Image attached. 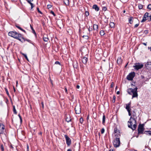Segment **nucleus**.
<instances>
[{
	"mask_svg": "<svg viewBox=\"0 0 151 151\" xmlns=\"http://www.w3.org/2000/svg\"><path fill=\"white\" fill-rule=\"evenodd\" d=\"M136 118L131 116L129 121L128 122V127L133 130H134L136 128Z\"/></svg>",
	"mask_w": 151,
	"mask_h": 151,
	"instance_id": "nucleus-1",
	"label": "nucleus"
},
{
	"mask_svg": "<svg viewBox=\"0 0 151 151\" xmlns=\"http://www.w3.org/2000/svg\"><path fill=\"white\" fill-rule=\"evenodd\" d=\"M137 88L136 87L134 89L129 88L128 89L127 92L130 95H132V98L138 97V95L137 93Z\"/></svg>",
	"mask_w": 151,
	"mask_h": 151,
	"instance_id": "nucleus-2",
	"label": "nucleus"
},
{
	"mask_svg": "<svg viewBox=\"0 0 151 151\" xmlns=\"http://www.w3.org/2000/svg\"><path fill=\"white\" fill-rule=\"evenodd\" d=\"M8 35L9 36L16 39L22 42H23L20 39V38L22 37V35L16 32H10L8 33Z\"/></svg>",
	"mask_w": 151,
	"mask_h": 151,
	"instance_id": "nucleus-3",
	"label": "nucleus"
},
{
	"mask_svg": "<svg viewBox=\"0 0 151 151\" xmlns=\"http://www.w3.org/2000/svg\"><path fill=\"white\" fill-rule=\"evenodd\" d=\"M115 139H114L113 142V144L114 147H117L119 146L120 145L119 137H116Z\"/></svg>",
	"mask_w": 151,
	"mask_h": 151,
	"instance_id": "nucleus-4",
	"label": "nucleus"
},
{
	"mask_svg": "<svg viewBox=\"0 0 151 151\" xmlns=\"http://www.w3.org/2000/svg\"><path fill=\"white\" fill-rule=\"evenodd\" d=\"M143 66V65L142 64L136 63L134 64V65L133 66L134 68L136 70H138L142 68Z\"/></svg>",
	"mask_w": 151,
	"mask_h": 151,
	"instance_id": "nucleus-5",
	"label": "nucleus"
},
{
	"mask_svg": "<svg viewBox=\"0 0 151 151\" xmlns=\"http://www.w3.org/2000/svg\"><path fill=\"white\" fill-rule=\"evenodd\" d=\"M144 130V128L143 125L142 124H140L138 127V134L143 133Z\"/></svg>",
	"mask_w": 151,
	"mask_h": 151,
	"instance_id": "nucleus-6",
	"label": "nucleus"
},
{
	"mask_svg": "<svg viewBox=\"0 0 151 151\" xmlns=\"http://www.w3.org/2000/svg\"><path fill=\"white\" fill-rule=\"evenodd\" d=\"M131 104V102H130L129 103L126 104V109L127 111L128 112L129 115L131 116V109L130 108V105Z\"/></svg>",
	"mask_w": 151,
	"mask_h": 151,
	"instance_id": "nucleus-7",
	"label": "nucleus"
},
{
	"mask_svg": "<svg viewBox=\"0 0 151 151\" xmlns=\"http://www.w3.org/2000/svg\"><path fill=\"white\" fill-rule=\"evenodd\" d=\"M135 73L134 72L131 73H130L127 77V80L130 81L132 80L133 78L134 77Z\"/></svg>",
	"mask_w": 151,
	"mask_h": 151,
	"instance_id": "nucleus-8",
	"label": "nucleus"
},
{
	"mask_svg": "<svg viewBox=\"0 0 151 151\" xmlns=\"http://www.w3.org/2000/svg\"><path fill=\"white\" fill-rule=\"evenodd\" d=\"M5 126L2 123H0V134H3L4 133Z\"/></svg>",
	"mask_w": 151,
	"mask_h": 151,
	"instance_id": "nucleus-9",
	"label": "nucleus"
},
{
	"mask_svg": "<svg viewBox=\"0 0 151 151\" xmlns=\"http://www.w3.org/2000/svg\"><path fill=\"white\" fill-rule=\"evenodd\" d=\"M75 110L76 114H79L81 112L80 106L79 105H77L75 108Z\"/></svg>",
	"mask_w": 151,
	"mask_h": 151,
	"instance_id": "nucleus-10",
	"label": "nucleus"
},
{
	"mask_svg": "<svg viewBox=\"0 0 151 151\" xmlns=\"http://www.w3.org/2000/svg\"><path fill=\"white\" fill-rule=\"evenodd\" d=\"M64 137L66 140L67 144L69 146L71 144V139L67 135H65Z\"/></svg>",
	"mask_w": 151,
	"mask_h": 151,
	"instance_id": "nucleus-11",
	"label": "nucleus"
},
{
	"mask_svg": "<svg viewBox=\"0 0 151 151\" xmlns=\"http://www.w3.org/2000/svg\"><path fill=\"white\" fill-rule=\"evenodd\" d=\"M114 132L115 137H119L120 136V132L118 131L116 128H115L114 130Z\"/></svg>",
	"mask_w": 151,
	"mask_h": 151,
	"instance_id": "nucleus-12",
	"label": "nucleus"
},
{
	"mask_svg": "<svg viewBox=\"0 0 151 151\" xmlns=\"http://www.w3.org/2000/svg\"><path fill=\"white\" fill-rule=\"evenodd\" d=\"M65 119L67 122H70L71 120L70 116L68 114H67L66 115Z\"/></svg>",
	"mask_w": 151,
	"mask_h": 151,
	"instance_id": "nucleus-13",
	"label": "nucleus"
},
{
	"mask_svg": "<svg viewBox=\"0 0 151 151\" xmlns=\"http://www.w3.org/2000/svg\"><path fill=\"white\" fill-rule=\"evenodd\" d=\"M88 60V58L86 57H84L82 59V61L83 63L86 64Z\"/></svg>",
	"mask_w": 151,
	"mask_h": 151,
	"instance_id": "nucleus-14",
	"label": "nucleus"
},
{
	"mask_svg": "<svg viewBox=\"0 0 151 151\" xmlns=\"http://www.w3.org/2000/svg\"><path fill=\"white\" fill-rule=\"evenodd\" d=\"M93 8L95 9L96 11H98L99 10V8L98 6L96 4L93 5Z\"/></svg>",
	"mask_w": 151,
	"mask_h": 151,
	"instance_id": "nucleus-15",
	"label": "nucleus"
},
{
	"mask_svg": "<svg viewBox=\"0 0 151 151\" xmlns=\"http://www.w3.org/2000/svg\"><path fill=\"white\" fill-rule=\"evenodd\" d=\"M117 62V63L119 64H120L122 63V60L121 57H119L118 58Z\"/></svg>",
	"mask_w": 151,
	"mask_h": 151,
	"instance_id": "nucleus-16",
	"label": "nucleus"
},
{
	"mask_svg": "<svg viewBox=\"0 0 151 151\" xmlns=\"http://www.w3.org/2000/svg\"><path fill=\"white\" fill-rule=\"evenodd\" d=\"M93 29L94 30L97 31L98 28V25L96 24H93Z\"/></svg>",
	"mask_w": 151,
	"mask_h": 151,
	"instance_id": "nucleus-17",
	"label": "nucleus"
},
{
	"mask_svg": "<svg viewBox=\"0 0 151 151\" xmlns=\"http://www.w3.org/2000/svg\"><path fill=\"white\" fill-rule=\"evenodd\" d=\"M146 65L147 67L151 68V62H148Z\"/></svg>",
	"mask_w": 151,
	"mask_h": 151,
	"instance_id": "nucleus-18",
	"label": "nucleus"
},
{
	"mask_svg": "<svg viewBox=\"0 0 151 151\" xmlns=\"http://www.w3.org/2000/svg\"><path fill=\"white\" fill-rule=\"evenodd\" d=\"M65 4L66 5H69V1L68 0H65L64 1Z\"/></svg>",
	"mask_w": 151,
	"mask_h": 151,
	"instance_id": "nucleus-19",
	"label": "nucleus"
},
{
	"mask_svg": "<svg viewBox=\"0 0 151 151\" xmlns=\"http://www.w3.org/2000/svg\"><path fill=\"white\" fill-rule=\"evenodd\" d=\"M109 25L110 27L111 28L114 27L115 26L113 22H111L109 24Z\"/></svg>",
	"mask_w": 151,
	"mask_h": 151,
	"instance_id": "nucleus-20",
	"label": "nucleus"
},
{
	"mask_svg": "<svg viewBox=\"0 0 151 151\" xmlns=\"http://www.w3.org/2000/svg\"><path fill=\"white\" fill-rule=\"evenodd\" d=\"M16 27L17 28H18L19 29H20V30L24 32H25V31L23 29H22L21 27H20L18 25H16Z\"/></svg>",
	"mask_w": 151,
	"mask_h": 151,
	"instance_id": "nucleus-21",
	"label": "nucleus"
},
{
	"mask_svg": "<svg viewBox=\"0 0 151 151\" xmlns=\"http://www.w3.org/2000/svg\"><path fill=\"white\" fill-rule=\"evenodd\" d=\"M16 27L17 28H18L19 29H20V30L24 32H25V31L23 29H22L21 27H20L18 25H16Z\"/></svg>",
	"mask_w": 151,
	"mask_h": 151,
	"instance_id": "nucleus-22",
	"label": "nucleus"
},
{
	"mask_svg": "<svg viewBox=\"0 0 151 151\" xmlns=\"http://www.w3.org/2000/svg\"><path fill=\"white\" fill-rule=\"evenodd\" d=\"M48 37H45L44 36L43 38V40L45 42H47L48 40Z\"/></svg>",
	"mask_w": 151,
	"mask_h": 151,
	"instance_id": "nucleus-23",
	"label": "nucleus"
},
{
	"mask_svg": "<svg viewBox=\"0 0 151 151\" xmlns=\"http://www.w3.org/2000/svg\"><path fill=\"white\" fill-rule=\"evenodd\" d=\"M21 54L23 55V56H24V57L25 58H26V59L28 61H29V60H28V59L27 58V55L26 54H25L23 53H21Z\"/></svg>",
	"mask_w": 151,
	"mask_h": 151,
	"instance_id": "nucleus-24",
	"label": "nucleus"
},
{
	"mask_svg": "<svg viewBox=\"0 0 151 151\" xmlns=\"http://www.w3.org/2000/svg\"><path fill=\"white\" fill-rule=\"evenodd\" d=\"M133 18L132 17H130V18L129 19V22L130 24H132V20L133 19Z\"/></svg>",
	"mask_w": 151,
	"mask_h": 151,
	"instance_id": "nucleus-25",
	"label": "nucleus"
},
{
	"mask_svg": "<svg viewBox=\"0 0 151 151\" xmlns=\"http://www.w3.org/2000/svg\"><path fill=\"white\" fill-rule=\"evenodd\" d=\"M132 115L133 116V117H135L136 118V120L137 119V117L136 116V113L134 112L133 113H132Z\"/></svg>",
	"mask_w": 151,
	"mask_h": 151,
	"instance_id": "nucleus-26",
	"label": "nucleus"
},
{
	"mask_svg": "<svg viewBox=\"0 0 151 151\" xmlns=\"http://www.w3.org/2000/svg\"><path fill=\"white\" fill-rule=\"evenodd\" d=\"M149 13L147 12L144 15V17L145 18H147L149 17Z\"/></svg>",
	"mask_w": 151,
	"mask_h": 151,
	"instance_id": "nucleus-27",
	"label": "nucleus"
},
{
	"mask_svg": "<svg viewBox=\"0 0 151 151\" xmlns=\"http://www.w3.org/2000/svg\"><path fill=\"white\" fill-rule=\"evenodd\" d=\"M105 116L104 115L103 116V120H102V123L104 124L105 122Z\"/></svg>",
	"mask_w": 151,
	"mask_h": 151,
	"instance_id": "nucleus-28",
	"label": "nucleus"
},
{
	"mask_svg": "<svg viewBox=\"0 0 151 151\" xmlns=\"http://www.w3.org/2000/svg\"><path fill=\"white\" fill-rule=\"evenodd\" d=\"M138 8L139 9H142L143 8V6L141 4H138Z\"/></svg>",
	"mask_w": 151,
	"mask_h": 151,
	"instance_id": "nucleus-29",
	"label": "nucleus"
},
{
	"mask_svg": "<svg viewBox=\"0 0 151 151\" xmlns=\"http://www.w3.org/2000/svg\"><path fill=\"white\" fill-rule=\"evenodd\" d=\"M145 133H146L147 134H149L150 135H151V131H146L145 132Z\"/></svg>",
	"mask_w": 151,
	"mask_h": 151,
	"instance_id": "nucleus-30",
	"label": "nucleus"
},
{
	"mask_svg": "<svg viewBox=\"0 0 151 151\" xmlns=\"http://www.w3.org/2000/svg\"><path fill=\"white\" fill-rule=\"evenodd\" d=\"M100 35L101 36H103L104 35V32L103 30H101L100 32Z\"/></svg>",
	"mask_w": 151,
	"mask_h": 151,
	"instance_id": "nucleus-31",
	"label": "nucleus"
},
{
	"mask_svg": "<svg viewBox=\"0 0 151 151\" xmlns=\"http://www.w3.org/2000/svg\"><path fill=\"white\" fill-rule=\"evenodd\" d=\"M32 1H30L29 2H28L29 3L30 5H31V9H32V8L34 6H33V4L31 3V2H32Z\"/></svg>",
	"mask_w": 151,
	"mask_h": 151,
	"instance_id": "nucleus-32",
	"label": "nucleus"
},
{
	"mask_svg": "<svg viewBox=\"0 0 151 151\" xmlns=\"http://www.w3.org/2000/svg\"><path fill=\"white\" fill-rule=\"evenodd\" d=\"M147 20L146 18H145L143 17L142 19V22H144Z\"/></svg>",
	"mask_w": 151,
	"mask_h": 151,
	"instance_id": "nucleus-33",
	"label": "nucleus"
},
{
	"mask_svg": "<svg viewBox=\"0 0 151 151\" xmlns=\"http://www.w3.org/2000/svg\"><path fill=\"white\" fill-rule=\"evenodd\" d=\"M147 8L148 9L151 10V4H149L147 6Z\"/></svg>",
	"mask_w": 151,
	"mask_h": 151,
	"instance_id": "nucleus-34",
	"label": "nucleus"
},
{
	"mask_svg": "<svg viewBox=\"0 0 151 151\" xmlns=\"http://www.w3.org/2000/svg\"><path fill=\"white\" fill-rule=\"evenodd\" d=\"M13 111H14V113L15 114H16L17 112V111H16V110L15 109V107H14V106L13 107Z\"/></svg>",
	"mask_w": 151,
	"mask_h": 151,
	"instance_id": "nucleus-35",
	"label": "nucleus"
},
{
	"mask_svg": "<svg viewBox=\"0 0 151 151\" xmlns=\"http://www.w3.org/2000/svg\"><path fill=\"white\" fill-rule=\"evenodd\" d=\"M104 128H102L101 130V133L102 134H103L104 132Z\"/></svg>",
	"mask_w": 151,
	"mask_h": 151,
	"instance_id": "nucleus-36",
	"label": "nucleus"
},
{
	"mask_svg": "<svg viewBox=\"0 0 151 151\" xmlns=\"http://www.w3.org/2000/svg\"><path fill=\"white\" fill-rule=\"evenodd\" d=\"M22 39H23V41H25V40H26V41H27V42H29L30 43H31V42H30L31 41H30V40H28V39H26V40H24V38H23V37H22Z\"/></svg>",
	"mask_w": 151,
	"mask_h": 151,
	"instance_id": "nucleus-37",
	"label": "nucleus"
},
{
	"mask_svg": "<svg viewBox=\"0 0 151 151\" xmlns=\"http://www.w3.org/2000/svg\"><path fill=\"white\" fill-rule=\"evenodd\" d=\"M83 122V119L82 118H81L80 119V122L81 123H82Z\"/></svg>",
	"mask_w": 151,
	"mask_h": 151,
	"instance_id": "nucleus-38",
	"label": "nucleus"
},
{
	"mask_svg": "<svg viewBox=\"0 0 151 151\" xmlns=\"http://www.w3.org/2000/svg\"><path fill=\"white\" fill-rule=\"evenodd\" d=\"M83 37L86 39H87L88 38V36H83Z\"/></svg>",
	"mask_w": 151,
	"mask_h": 151,
	"instance_id": "nucleus-39",
	"label": "nucleus"
},
{
	"mask_svg": "<svg viewBox=\"0 0 151 151\" xmlns=\"http://www.w3.org/2000/svg\"><path fill=\"white\" fill-rule=\"evenodd\" d=\"M52 6L51 5L49 4L47 5V7L48 9H50L51 8Z\"/></svg>",
	"mask_w": 151,
	"mask_h": 151,
	"instance_id": "nucleus-40",
	"label": "nucleus"
},
{
	"mask_svg": "<svg viewBox=\"0 0 151 151\" xmlns=\"http://www.w3.org/2000/svg\"><path fill=\"white\" fill-rule=\"evenodd\" d=\"M5 91L6 92V93H7V94L8 95H9V92H8V90L6 88H5Z\"/></svg>",
	"mask_w": 151,
	"mask_h": 151,
	"instance_id": "nucleus-41",
	"label": "nucleus"
},
{
	"mask_svg": "<svg viewBox=\"0 0 151 151\" xmlns=\"http://www.w3.org/2000/svg\"><path fill=\"white\" fill-rule=\"evenodd\" d=\"M18 116L20 118V122H22V117L20 115V114H19L18 115Z\"/></svg>",
	"mask_w": 151,
	"mask_h": 151,
	"instance_id": "nucleus-42",
	"label": "nucleus"
},
{
	"mask_svg": "<svg viewBox=\"0 0 151 151\" xmlns=\"http://www.w3.org/2000/svg\"><path fill=\"white\" fill-rule=\"evenodd\" d=\"M50 12L51 14H52L54 15V16H55V15L53 11H50Z\"/></svg>",
	"mask_w": 151,
	"mask_h": 151,
	"instance_id": "nucleus-43",
	"label": "nucleus"
},
{
	"mask_svg": "<svg viewBox=\"0 0 151 151\" xmlns=\"http://www.w3.org/2000/svg\"><path fill=\"white\" fill-rule=\"evenodd\" d=\"M37 11L39 13H40L42 14V12L39 10V8H37Z\"/></svg>",
	"mask_w": 151,
	"mask_h": 151,
	"instance_id": "nucleus-44",
	"label": "nucleus"
},
{
	"mask_svg": "<svg viewBox=\"0 0 151 151\" xmlns=\"http://www.w3.org/2000/svg\"><path fill=\"white\" fill-rule=\"evenodd\" d=\"M30 27L31 28V29L33 31H34L35 33V32L34 30V29L33 27L31 25H30Z\"/></svg>",
	"mask_w": 151,
	"mask_h": 151,
	"instance_id": "nucleus-45",
	"label": "nucleus"
},
{
	"mask_svg": "<svg viewBox=\"0 0 151 151\" xmlns=\"http://www.w3.org/2000/svg\"><path fill=\"white\" fill-rule=\"evenodd\" d=\"M55 64H59V65H60V63L58 62V61H56L55 63Z\"/></svg>",
	"mask_w": 151,
	"mask_h": 151,
	"instance_id": "nucleus-46",
	"label": "nucleus"
},
{
	"mask_svg": "<svg viewBox=\"0 0 151 151\" xmlns=\"http://www.w3.org/2000/svg\"><path fill=\"white\" fill-rule=\"evenodd\" d=\"M85 14H86V15L87 16H88L89 15V12H87V11H86V12Z\"/></svg>",
	"mask_w": 151,
	"mask_h": 151,
	"instance_id": "nucleus-47",
	"label": "nucleus"
},
{
	"mask_svg": "<svg viewBox=\"0 0 151 151\" xmlns=\"http://www.w3.org/2000/svg\"><path fill=\"white\" fill-rule=\"evenodd\" d=\"M1 150L2 151H3L4 150V148L3 145H1Z\"/></svg>",
	"mask_w": 151,
	"mask_h": 151,
	"instance_id": "nucleus-48",
	"label": "nucleus"
},
{
	"mask_svg": "<svg viewBox=\"0 0 151 151\" xmlns=\"http://www.w3.org/2000/svg\"><path fill=\"white\" fill-rule=\"evenodd\" d=\"M139 26V24H136L134 26V27L136 28L137 27Z\"/></svg>",
	"mask_w": 151,
	"mask_h": 151,
	"instance_id": "nucleus-49",
	"label": "nucleus"
},
{
	"mask_svg": "<svg viewBox=\"0 0 151 151\" xmlns=\"http://www.w3.org/2000/svg\"><path fill=\"white\" fill-rule=\"evenodd\" d=\"M41 104L42 105V107L43 108H44V103L43 102H42Z\"/></svg>",
	"mask_w": 151,
	"mask_h": 151,
	"instance_id": "nucleus-50",
	"label": "nucleus"
},
{
	"mask_svg": "<svg viewBox=\"0 0 151 151\" xmlns=\"http://www.w3.org/2000/svg\"><path fill=\"white\" fill-rule=\"evenodd\" d=\"M103 9L104 10H106V8L105 7H104L103 8Z\"/></svg>",
	"mask_w": 151,
	"mask_h": 151,
	"instance_id": "nucleus-51",
	"label": "nucleus"
},
{
	"mask_svg": "<svg viewBox=\"0 0 151 151\" xmlns=\"http://www.w3.org/2000/svg\"><path fill=\"white\" fill-rule=\"evenodd\" d=\"M144 33L145 34H147L148 33V31L147 30H145L144 31Z\"/></svg>",
	"mask_w": 151,
	"mask_h": 151,
	"instance_id": "nucleus-52",
	"label": "nucleus"
},
{
	"mask_svg": "<svg viewBox=\"0 0 151 151\" xmlns=\"http://www.w3.org/2000/svg\"><path fill=\"white\" fill-rule=\"evenodd\" d=\"M109 151H114V150L113 149H111L109 150Z\"/></svg>",
	"mask_w": 151,
	"mask_h": 151,
	"instance_id": "nucleus-53",
	"label": "nucleus"
},
{
	"mask_svg": "<svg viewBox=\"0 0 151 151\" xmlns=\"http://www.w3.org/2000/svg\"><path fill=\"white\" fill-rule=\"evenodd\" d=\"M80 88V86L78 85H77L76 86V88L78 89H79Z\"/></svg>",
	"mask_w": 151,
	"mask_h": 151,
	"instance_id": "nucleus-54",
	"label": "nucleus"
},
{
	"mask_svg": "<svg viewBox=\"0 0 151 151\" xmlns=\"http://www.w3.org/2000/svg\"><path fill=\"white\" fill-rule=\"evenodd\" d=\"M88 30L89 31H91L92 30V28H89L88 29Z\"/></svg>",
	"mask_w": 151,
	"mask_h": 151,
	"instance_id": "nucleus-55",
	"label": "nucleus"
},
{
	"mask_svg": "<svg viewBox=\"0 0 151 151\" xmlns=\"http://www.w3.org/2000/svg\"><path fill=\"white\" fill-rule=\"evenodd\" d=\"M27 2H29L30 1H33V0H26Z\"/></svg>",
	"mask_w": 151,
	"mask_h": 151,
	"instance_id": "nucleus-56",
	"label": "nucleus"
},
{
	"mask_svg": "<svg viewBox=\"0 0 151 151\" xmlns=\"http://www.w3.org/2000/svg\"><path fill=\"white\" fill-rule=\"evenodd\" d=\"M65 91L66 93H68V92H67V90L66 88H65Z\"/></svg>",
	"mask_w": 151,
	"mask_h": 151,
	"instance_id": "nucleus-57",
	"label": "nucleus"
},
{
	"mask_svg": "<svg viewBox=\"0 0 151 151\" xmlns=\"http://www.w3.org/2000/svg\"><path fill=\"white\" fill-rule=\"evenodd\" d=\"M142 44L145 46L147 45V43H143Z\"/></svg>",
	"mask_w": 151,
	"mask_h": 151,
	"instance_id": "nucleus-58",
	"label": "nucleus"
},
{
	"mask_svg": "<svg viewBox=\"0 0 151 151\" xmlns=\"http://www.w3.org/2000/svg\"><path fill=\"white\" fill-rule=\"evenodd\" d=\"M27 150H29V146L28 145H27Z\"/></svg>",
	"mask_w": 151,
	"mask_h": 151,
	"instance_id": "nucleus-59",
	"label": "nucleus"
},
{
	"mask_svg": "<svg viewBox=\"0 0 151 151\" xmlns=\"http://www.w3.org/2000/svg\"><path fill=\"white\" fill-rule=\"evenodd\" d=\"M149 17L150 18L149 20L150 21H151V16H149Z\"/></svg>",
	"mask_w": 151,
	"mask_h": 151,
	"instance_id": "nucleus-60",
	"label": "nucleus"
},
{
	"mask_svg": "<svg viewBox=\"0 0 151 151\" xmlns=\"http://www.w3.org/2000/svg\"><path fill=\"white\" fill-rule=\"evenodd\" d=\"M119 93H120V92H119V91H118L117 92V93H117V94H119Z\"/></svg>",
	"mask_w": 151,
	"mask_h": 151,
	"instance_id": "nucleus-61",
	"label": "nucleus"
},
{
	"mask_svg": "<svg viewBox=\"0 0 151 151\" xmlns=\"http://www.w3.org/2000/svg\"><path fill=\"white\" fill-rule=\"evenodd\" d=\"M148 49H150V51H151V47H148Z\"/></svg>",
	"mask_w": 151,
	"mask_h": 151,
	"instance_id": "nucleus-62",
	"label": "nucleus"
},
{
	"mask_svg": "<svg viewBox=\"0 0 151 151\" xmlns=\"http://www.w3.org/2000/svg\"><path fill=\"white\" fill-rule=\"evenodd\" d=\"M10 148H12V149L13 148V146L12 145H11L10 146Z\"/></svg>",
	"mask_w": 151,
	"mask_h": 151,
	"instance_id": "nucleus-63",
	"label": "nucleus"
},
{
	"mask_svg": "<svg viewBox=\"0 0 151 151\" xmlns=\"http://www.w3.org/2000/svg\"><path fill=\"white\" fill-rule=\"evenodd\" d=\"M67 151H72V150L70 149H68V150Z\"/></svg>",
	"mask_w": 151,
	"mask_h": 151,
	"instance_id": "nucleus-64",
	"label": "nucleus"
}]
</instances>
